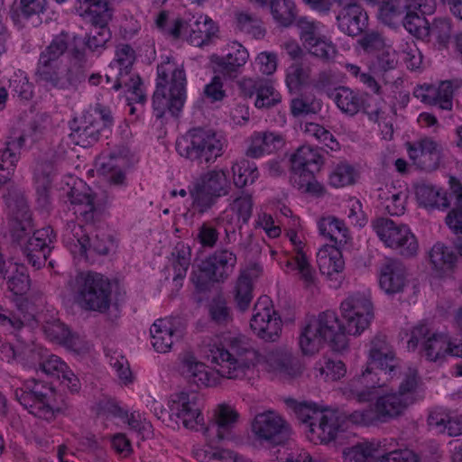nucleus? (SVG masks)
Returning a JSON list of instances; mask_svg holds the SVG:
<instances>
[{
  "instance_id": "obj_1",
  "label": "nucleus",
  "mask_w": 462,
  "mask_h": 462,
  "mask_svg": "<svg viewBox=\"0 0 462 462\" xmlns=\"http://www.w3.org/2000/svg\"><path fill=\"white\" fill-rule=\"evenodd\" d=\"M205 354L208 361L217 366L219 375L235 380L243 379L258 359L252 340L242 334L228 336L220 345H208Z\"/></svg>"
},
{
  "instance_id": "obj_2",
  "label": "nucleus",
  "mask_w": 462,
  "mask_h": 462,
  "mask_svg": "<svg viewBox=\"0 0 462 462\" xmlns=\"http://www.w3.org/2000/svg\"><path fill=\"white\" fill-rule=\"evenodd\" d=\"M186 74L182 65L167 58L157 66L156 89L152 96L155 116L160 119L166 113L177 116L186 99Z\"/></svg>"
},
{
  "instance_id": "obj_3",
  "label": "nucleus",
  "mask_w": 462,
  "mask_h": 462,
  "mask_svg": "<svg viewBox=\"0 0 462 462\" xmlns=\"http://www.w3.org/2000/svg\"><path fill=\"white\" fill-rule=\"evenodd\" d=\"M88 67L85 52L74 50L65 61L38 60L35 82L47 90L76 89L86 80Z\"/></svg>"
},
{
  "instance_id": "obj_4",
  "label": "nucleus",
  "mask_w": 462,
  "mask_h": 462,
  "mask_svg": "<svg viewBox=\"0 0 462 462\" xmlns=\"http://www.w3.org/2000/svg\"><path fill=\"white\" fill-rule=\"evenodd\" d=\"M346 326H342L336 312L326 310L310 320L300 337V346L305 355H313L328 342L341 351L347 347Z\"/></svg>"
},
{
  "instance_id": "obj_5",
  "label": "nucleus",
  "mask_w": 462,
  "mask_h": 462,
  "mask_svg": "<svg viewBox=\"0 0 462 462\" xmlns=\"http://www.w3.org/2000/svg\"><path fill=\"white\" fill-rule=\"evenodd\" d=\"M227 141L213 129L195 127L176 141L178 153L199 165H210L224 153Z\"/></svg>"
},
{
  "instance_id": "obj_6",
  "label": "nucleus",
  "mask_w": 462,
  "mask_h": 462,
  "mask_svg": "<svg viewBox=\"0 0 462 462\" xmlns=\"http://www.w3.org/2000/svg\"><path fill=\"white\" fill-rule=\"evenodd\" d=\"M75 302L83 310L104 313L111 304L109 280L98 273H79L69 282Z\"/></svg>"
},
{
  "instance_id": "obj_7",
  "label": "nucleus",
  "mask_w": 462,
  "mask_h": 462,
  "mask_svg": "<svg viewBox=\"0 0 462 462\" xmlns=\"http://www.w3.org/2000/svg\"><path fill=\"white\" fill-rule=\"evenodd\" d=\"M231 181L226 169H213L200 174L189 186L191 206L199 213L208 211L217 200L229 194Z\"/></svg>"
},
{
  "instance_id": "obj_8",
  "label": "nucleus",
  "mask_w": 462,
  "mask_h": 462,
  "mask_svg": "<svg viewBox=\"0 0 462 462\" xmlns=\"http://www.w3.org/2000/svg\"><path fill=\"white\" fill-rule=\"evenodd\" d=\"M451 192L448 196L441 189L422 184L416 189V196L420 205L425 208H447L451 204L453 208L446 217V224L454 234H462V185L451 179Z\"/></svg>"
},
{
  "instance_id": "obj_9",
  "label": "nucleus",
  "mask_w": 462,
  "mask_h": 462,
  "mask_svg": "<svg viewBox=\"0 0 462 462\" xmlns=\"http://www.w3.org/2000/svg\"><path fill=\"white\" fill-rule=\"evenodd\" d=\"M116 57L110 64L111 72L106 75V81L113 83L112 88L118 90L125 88L132 93L131 98L138 103H143L146 96L143 83L138 75L132 74L133 64L135 60V51L131 45L120 43L116 48Z\"/></svg>"
},
{
  "instance_id": "obj_10",
  "label": "nucleus",
  "mask_w": 462,
  "mask_h": 462,
  "mask_svg": "<svg viewBox=\"0 0 462 462\" xmlns=\"http://www.w3.org/2000/svg\"><path fill=\"white\" fill-rule=\"evenodd\" d=\"M14 397L30 413L50 420L54 418L56 392L43 382L30 379L14 390Z\"/></svg>"
},
{
  "instance_id": "obj_11",
  "label": "nucleus",
  "mask_w": 462,
  "mask_h": 462,
  "mask_svg": "<svg viewBox=\"0 0 462 462\" xmlns=\"http://www.w3.org/2000/svg\"><path fill=\"white\" fill-rule=\"evenodd\" d=\"M407 346L411 350L420 346V356L430 362L442 360L448 355L452 356L453 343L449 337L444 333L433 332L422 323L412 328Z\"/></svg>"
},
{
  "instance_id": "obj_12",
  "label": "nucleus",
  "mask_w": 462,
  "mask_h": 462,
  "mask_svg": "<svg viewBox=\"0 0 462 462\" xmlns=\"http://www.w3.org/2000/svg\"><path fill=\"white\" fill-rule=\"evenodd\" d=\"M237 263L236 254L226 248L216 250L199 265V274L192 280L197 287L203 289L208 282H224L234 273Z\"/></svg>"
},
{
  "instance_id": "obj_13",
  "label": "nucleus",
  "mask_w": 462,
  "mask_h": 462,
  "mask_svg": "<svg viewBox=\"0 0 462 462\" xmlns=\"http://www.w3.org/2000/svg\"><path fill=\"white\" fill-rule=\"evenodd\" d=\"M372 226L386 246L400 250L401 254L407 257L417 253L416 237L406 225L395 223L390 218L377 217L373 220Z\"/></svg>"
},
{
  "instance_id": "obj_14",
  "label": "nucleus",
  "mask_w": 462,
  "mask_h": 462,
  "mask_svg": "<svg viewBox=\"0 0 462 462\" xmlns=\"http://www.w3.org/2000/svg\"><path fill=\"white\" fill-rule=\"evenodd\" d=\"M254 438L273 446L286 444L291 436L290 424L278 413L268 411L257 414L252 422Z\"/></svg>"
},
{
  "instance_id": "obj_15",
  "label": "nucleus",
  "mask_w": 462,
  "mask_h": 462,
  "mask_svg": "<svg viewBox=\"0 0 462 462\" xmlns=\"http://www.w3.org/2000/svg\"><path fill=\"white\" fill-rule=\"evenodd\" d=\"M410 400L402 398L396 393H391L376 399L374 410L356 411L352 418L356 422L370 424L375 421L387 422L402 416L411 405Z\"/></svg>"
},
{
  "instance_id": "obj_16",
  "label": "nucleus",
  "mask_w": 462,
  "mask_h": 462,
  "mask_svg": "<svg viewBox=\"0 0 462 462\" xmlns=\"http://www.w3.org/2000/svg\"><path fill=\"white\" fill-rule=\"evenodd\" d=\"M250 327L254 334L265 341H276L282 332V322L268 296L260 297L254 304Z\"/></svg>"
},
{
  "instance_id": "obj_17",
  "label": "nucleus",
  "mask_w": 462,
  "mask_h": 462,
  "mask_svg": "<svg viewBox=\"0 0 462 462\" xmlns=\"http://www.w3.org/2000/svg\"><path fill=\"white\" fill-rule=\"evenodd\" d=\"M340 308L346 320V330L349 335H360L374 318L373 304L363 294L349 296L341 303Z\"/></svg>"
},
{
  "instance_id": "obj_18",
  "label": "nucleus",
  "mask_w": 462,
  "mask_h": 462,
  "mask_svg": "<svg viewBox=\"0 0 462 462\" xmlns=\"http://www.w3.org/2000/svg\"><path fill=\"white\" fill-rule=\"evenodd\" d=\"M170 409L186 429L205 430L201 399L196 392H180L171 397Z\"/></svg>"
},
{
  "instance_id": "obj_19",
  "label": "nucleus",
  "mask_w": 462,
  "mask_h": 462,
  "mask_svg": "<svg viewBox=\"0 0 462 462\" xmlns=\"http://www.w3.org/2000/svg\"><path fill=\"white\" fill-rule=\"evenodd\" d=\"M5 199L12 214L10 229L12 245L21 249L31 237L29 236L32 230V215L22 194L14 197L8 193L5 195Z\"/></svg>"
},
{
  "instance_id": "obj_20",
  "label": "nucleus",
  "mask_w": 462,
  "mask_h": 462,
  "mask_svg": "<svg viewBox=\"0 0 462 462\" xmlns=\"http://www.w3.org/2000/svg\"><path fill=\"white\" fill-rule=\"evenodd\" d=\"M393 378L389 374L385 375L384 373H381L380 369L374 370L368 365L360 375L348 383L343 393L348 400L366 402L373 399L374 389L385 386L387 382Z\"/></svg>"
},
{
  "instance_id": "obj_21",
  "label": "nucleus",
  "mask_w": 462,
  "mask_h": 462,
  "mask_svg": "<svg viewBox=\"0 0 462 462\" xmlns=\"http://www.w3.org/2000/svg\"><path fill=\"white\" fill-rule=\"evenodd\" d=\"M462 88V79H454L442 80L438 86L424 84L414 88V97L429 106H438L441 110L453 109L455 91Z\"/></svg>"
},
{
  "instance_id": "obj_22",
  "label": "nucleus",
  "mask_w": 462,
  "mask_h": 462,
  "mask_svg": "<svg viewBox=\"0 0 462 462\" xmlns=\"http://www.w3.org/2000/svg\"><path fill=\"white\" fill-rule=\"evenodd\" d=\"M69 233L66 235L70 244L79 247L81 255L88 256V253L99 255H106L114 246V241L110 235L105 231H98L93 237H89L83 226L71 223L68 226Z\"/></svg>"
},
{
  "instance_id": "obj_23",
  "label": "nucleus",
  "mask_w": 462,
  "mask_h": 462,
  "mask_svg": "<svg viewBox=\"0 0 462 462\" xmlns=\"http://www.w3.org/2000/svg\"><path fill=\"white\" fill-rule=\"evenodd\" d=\"M368 365H374L381 373L394 377L400 371V360L393 346L383 334H376L369 343Z\"/></svg>"
},
{
  "instance_id": "obj_24",
  "label": "nucleus",
  "mask_w": 462,
  "mask_h": 462,
  "mask_svg": "<svg viewBox=\"0 0 462 462\" xmlns=\"http://www.w3.org/2000/svg\"><path fill=\"white\" fill-rule=\"evenodd\" d=\"M434 5V0H384L380 4L378 17L384 24L395 27L401 23L409 8L430 14Z\"/></svg>"
},
{
  "instance_id": "obj_25",
  "label": "nucleus",
  "mask_w": 462,
  "mask_h": 462,
  "mask_svg": "<svg viewBox=\"0 0 462 462\" xmlns=\"http://www.w3.org/2000/svg\"><path fill=\"white\" fill-rule=\"evenodd\" d=\"M55 237L51 226L34 231L27 243L20 249L28 263L35 269L44 266Z\"/></svg>"
},
{
  "instance_id": "obj_26",
  "label": "nucleus",
  "mask_w": 462,
  "mask_h": 462,
  "mask_svg": "<svg viewBox=\"0 0 462 462\" xmlns=\"http://www.w3.org/2000/svg\"><path fill=\"white\" fill-rule=\"evenodd\" d=\"M346 422L344 414L335 410H322L315 418V426L308 430V438L314 444L335 440Z\"/></svg>"
},
{
  "instance_id": "obj_27",
  "label": "nucleus",
  "mask_w": 462,
  "mask_h": 462,
  "mask_svg": "<svg viewBox=\"0 0 462 462\" xmlns=\"http://www.w3.org/2000/svg\"><path fill=\"white\" fill-rule=\"evenodd\" d=\"M81 188L74 186L68 193L72 206L71 210L86 223H92L101 215L103 204L97 199V195L90 191L89 188L85 187L82 183Z\"/></svg>"
},
{
  "instance_id": "obj_28",
  "label": "nucleus",
  "mask_w": 462,
  "mask_h": 462,
  "mask_svg": "<svg viewBox=\"0 0 462 462\" xmlns=\"http://www.w3.org/2000/svg\"><path fill=\"white\" fill-rule=\"evenodd\" d=\"M249 59L247 50L239 42H233L228 45L225 56H213L211 60L216 65V70L224 78L235 79L242 74L245 65Z\"/></svg>"
},
{
  "instance_id": "obj_29",
  "label": "nucleus",
  "mask_w": 462,
  "mask_h": 462,
  "mask_svg": "<svg viewBox=\"0 0 462 462\" xmlns=\"http://www.w3.org/2000/svg\"><path fill=\"white\" fill-rule=\"evenodd\" d=\"M441 145L430 137H425L417 143H409L408 153L414 164L423 171L436 170L440 162Z\"/></svg>"
},
{
  "instance_id": "obj_30",
  "label": "nucleus",
  "mask_w": 462,
  "mask_h": 462,
  "mask_svg": "<svg viewBox=\"0 0 462 462\" xmlns=\"http://www.w3.org/2000/svg\"><path fill=\"white\" fill-rule=\"evenodd\" d=\"M393 446V439H372L357 443L343 451L345 462H379L381 454Z\"/></svg>"
},
{
  "instance_id": "obj_31",
  "label": "nucleus",
  "mask_w": 462,
  "mask_h": 462,
  "mask_svg": "<svg viewBox=\"0 0 462 462\" xmlns=\"http://www.w3.org/2000/svg\"><path fill=\"white\" fill-rule=\"evenodd\" d=\"M217 32V27L208 16L189 14L186 17V37L193 46L208 45Z\"/></svg>"
},
{
  "instance_id": "obj_32",
  "label": "nucleus",
  "mask_w": 462,
  "mask_h": 462,
  "mask_svg": "<svg viewBox=\"0 0 462 462\" xmlns=\"http://www.w3.org/2000/svg\"><path fill=\"white\" fill-rule=\"evenodd\" d=\"M337 22L343 32L349 36H357L366 28L368 15L360 5L352 2L341 7Z\"/></svg>"
},
{
  "instance_id": "obj_33",
  "label": "nucleus",
  "mask_w": 462,
  "mask_h": 462,
  "mask_svg": "<svg viewBox=\"0 0 462 462\" xmlns=\"http://www.w3.org/2000/svg\"><path fill=\"white\" fill-rule=\"evenodd\" d=\"M406 282L405 266L396 259H386L380 269V287L387 294H396L403 291Z\"/></svg>"
},
{
  "instance_id": "obj_34",
  "label": "nucleus",
  "mask_w": 462,
  "mask_h": 462,
  "mask_svg": "<svg viewBox=\"0 0 462 462\" xmlns=\"http://www.w3.org/2000/svg\"><path fill=\"white\" fill-rule=\"evenodd\" d=\"M152 345L157 352L166 353L171 350L174 339L180 337V331L172 319H159L150 328Z\"/></svg>"
},
{
  "instance_id": "obj_35",
  "label": "nucleus",
  "mask_w": 462,
  "mask_h": 462,
  "mask_svg": "<svg viewBox=\"0 0 462 462\" xmlns=\"http://www.w3.org/2000/svg\"><path fill=\"white\" fill-rule=\"evenodd\" d=\"M40 369L47 375L54 376L72 393L80 389L79 378L59 356L51 355L40 363Z\"/></svg>"
},
{
  "instance_id": "obj_36",
  "label": "nucleus",
  "mask_w": 462,
  "mask_h": 462,
  "mask_svg": "<svg viewBox=\"0 0 462 462\" xmlns=\"http://www.w3.org/2000/svg\"><path fill=\"white\" fill-rule=\"evenodd\" d=\"M238 418L239 413L234 407L226 403L219 404L215 410L213 420L208 426H205L204 433L210 436L211 431H214L217 439H224Z\"/></svg>"
},
{
  "instance_id": "obj_37",
  "label": "nucleus",
  "mask_w": 462,
  "mask_h": 462,
  "mask_svg": "<svg viewBox=\"0 0 462 462\" xmlns=\"http://www.w3.org/2000/svg\"><path fill=\"white\" fill-rule=\"evenodd\" d=\"M281 134L273 132H255L250 137V143L245 154L251 158H259L264 153H271L283 145Z\"/></svg>"
},
{
  "instance_id": "obj_38",
  "label": "nucleus",
  "mask_w": 462,
  "mask_h": 462,
  "mask_svg": "<svg viewBox=\"0 0 462 462\" xmlns=\"http://www.w3.org/2000/svg\"><path fill=\"white\" fill-rule=\"evenodd\" d=\"M457 255L443 243H436L429 252V260L432 270L439 276L452 273L457 262Z\"/></svg>"
},
{
  "instance_id": "obj_39",
  "label": "nucleus",
  "mask_w": 462,
  "mask_h": 462,
  "mask_svg": "<svg viewBox=\"0 0 462 462\" xmlns=\"http://www.w3.org/2000/svg\"><path fill=\"white\" fill-rule=\"evenodd\" d=\"M318 226L320 235L332 243L330 246L343 247L350 239L349 230L344 221L334 216L321 217Z\"/></svg>"
},
{
  "instance_id": "obj_40",
  "label": "nucleus",
  "mask_w": 462,
  "mask_h": 462,
  "mask_svg": "<svg viewBox=\"0 0 462 462\" xmlns=\"http://www.w3.org/2000/svg\"><path fill=\"white\" fill-rule=\"evenodd\" d=\"M337 108L343 113L350 116H354L361 111L363 94L353 90L345 86H339L328 94Z\"/></svg>"
},
{
  "instance_id": "obj_41",
  "label": "nucleus",
  "mask_w": 462,
  "mask_h": 462,
  "mask_svg": "<svg viewBox=\"0 0 462 462\" xmlns=\"http://www.w3.org/2000/svg\"><path fill=\"white\" fill-rule=\"evenodd\" d=\"M317 171L291 167V182L303 193L315 197H322L326 193L325 187L315 177Z\"/></svg>"
},
{
  "instance_id": "obj_42",
  "label": "nucleus",
  "mask_w": 462,
  "mask_h": 462,
  "mask_svg": "<svg viewBox=\"0 0 462 462\" xmlns=\"http://www.w3.org/2000/svg\"><path fill=\"white\" fill-rule=\"evenodd\" d=\"M341 247L327 246L319 250L317 255V263L322 274L332 276L340 273L345 268Z\"/></svg>"
},
{
  "instance_id": "obj_43",
  "label": "nucleus",
  "mask_w": 462,
  "mask_h": 462,
  "mask_svg": "<svg viewBox=\"0 0 462 462\" xmlns=\"http://www.w3.org/2000/svg\"><path fill=\"white\" fill-rule=\"evenodd\" d=\"M268 362L272 369L284 378H295L302 373L300 361L291 354H272Z\"/></svg>"
},
{
  "instance_id": "obj_44",
  "label": "nucleus",
  "mask_w": 462,
  "mask_h": 462,
  "mask_svg": "<svg viewBox=\"0 0 462 462\" xmlns=\"http://www.w3.org/2000/svg\"><path fill=\"white\" fill-rule=\"evenodd\" d=\"M291 167L319 171L324 161L317 148L309 145L299 147L291 158Z\"/></svg>"
},
{
  "instance_id": "obj_45",
  "label": "nucleus",
  "mask_w": 462,
  "mask_h": 462,
  "mask_svg": "<svg viewBox=\"0 0 462 462\" xmlns=\"http://www.w3.org/2000/svg\"><path fill=\"white\" fill-rule=\"evenodd\" d=\"M182 373L188 381L198 387L212 385L207 366L195 359L193 356H186L182 361Z\"/></svg>"
},
{
  "instance_id": "obj_46",
  "label": "nucleus",
  "mask_w": 462,
  "mask_h": 462,
  "mask_svg": "<svg viewBox=\"0 0 462 462\" xmlns=\"http://www.w3.org/2000/svg\"><path fill=\"white\" fill-rule=\"evenodd\" d=\"M429 424L440 428L451 437L462 435V415L454 412L434 411L429 416Z\"/></svg>"
},
{
  "instance_id": "obj_47",
  "label": "nucleus",
  "mask_w": 462,
  "mask_h": 462,
  "mask_svg": "<svg viewBox=\"0 0 462 462\" xmlns=\"http://www.w3.org/2000/svg\"><path fill=\"white\" fill-rule=\"evenodd\" d=\"M254 283L248 271H243L237 277L234 289L233 297L238 310L245 311L249 309L253 295Z\"/></svg>"
},
{
  "instance_id": "obj_48",
  "label": "nucleus",
  "mask_w": 462,
  "mask_h": 462,
  "mask_svg": "<svg viewBox=\"0 0 462 462\" xmlns=\"http://www.w3.org/2000/svg\"><path fill=\"white\" fill-rule=\"evenodd\" d=\"M312 69L303 62L292 63L286 71L285 83L290 93H299L311 82Z\"/></svg>"
},
{
  "instance_id": "obj_49",
  "label": "nucleus",
  "mask_w": 462,
  "mask_h": 462,
  "mask_svg": "<svg viewBox=\"0 0 462 462\" xmlns=\"http://www.w3.org/2000/svg\"><path fill=\"white\" fill-rule=\"evenodd\" d=\"M427 41H435L439 49L448 47L449 41L453 35L452 22L448 18H435L428 26Z\"/></svg>"
},
{
  "instance_id": "obj_50",
  "label": "nucleus",
  "mask_w": 462,
  "mask_h": 462,
  "mask_svg": "<svg viewBox=\"0 0 462 462\" xmlns=\"http://www.w3.org/2000/svg\"><path fill=\"white\" fill-rule=\"evenodd\" d=\"M231 171L233 182L239 189L253 184L259 177L256 165L245 159L234 162L231 166Z\"/></svg>"
},
{
  "instance_id": "obj_51",
  "label": "nucleus",
  "mask_w": 462,
  "mask_h": 462,
  "mask_svg": "<svg viewBox=\"0 0 462 462\" xmlns=\"http://www.w3.org/2000/svg\"><path fill=\"white\" fill-rule=\"evenodd\" d=\"M43 332L51 341L64 345L69 348L76 346V338L70 334L69 328L60 320L46 322L42 327Z\"/></svg>"
},
{
  "instance_id": "obj_52",
  "label": "nucleus",
  "mask_w": 462,
  "mask_h": 462,
  "mask_svg": "<svg viewBox=\"0 0 462 462\" xmlns=\"http://www.w3.org/2000/svg\"><path fill=\"white\" fill-rule=\"evenodd\" d=\"M363 104L361 110L367 115L371 121L385 124L388 127L389 124L386 122L385 116V101L381 95L373 96L368 93H363Z\"/></svg>"
},
{
  "instance_id": "obj_53",
  "label": "nucleus",
  "mask_w": 462,
  "mask_h": 462,
  "mask_svg": "<svg viewBox=\"0 0 462 462\" xmlns=\"http://www.w3.org/2000/svg\"><path fill=\"white\" fill-rule=\"evenodd\" d=\"M24 303L25 302L20 303L17 312L5 310L0 304V326L7 328L10 332L21 330L24 324L32 319V314L23 311V306Z\"/></svg>"
},
{
  "instance_id": "obj_54",
  "label": "nucleus",
  "mask_w": 462,
  "mask_h": 462,
  "mask_svg": "<svg viewBox=\"0 0 462 462\" xmlns=\"http://www.w3.org/2000/svg\"><path fill=\"white\" fill-rule=\"evenodd\" d=\"M171 256L174 272L173 281H181L185 278L190 264V248L182 243H178L171 253Z\"/></svg>"
},
{
  "instance_id": "obj_55",
  "label": "nucleus",
  "mask_w": 462,
  "mask_h": 462,
  "mask_svg": "<svg viewBox=\"0 0 462 462\" xmlns=\"http://www.w3.org/2000/svg\"><path fill=\"white\" fill-rule=\"evenodd\" d=\"M417 11L420 9L409 8L402 21L401 22L404 28L418 39L426 40L428 38L429 22L423 15H419ZM421 14H424L421 13Z\"/></svg>"
},
{
  "instance_id": "obj_56",
  "label": "nucleus",
  "mask_w": 462,
  "mask_h": 462,
  "mask_svg": "<svg viewBox=\"0 0 462 462\" xmlns=\"http://www.w3.org/2000/svg\"><path fill=\"white\" fill-rule=\"evenodd\" d=\"M273 19L282 26H289L296 17V6L292 0H271Z\"/></svg>"
},
{
  "instance_id": "obj_57",
  "label": "nucleus",
  "mask_w": 462,
  "mask_h": 462,
  "mask_svg": "<svg viewBox=\"0 0 462 462\" xmlns=\"http://www.w3.org/2000/svg\"><path fill=\"white\" fill-rule=\"evenodd\" d=\"M237 28L255 39H261L265 35V29L262 25V21L256 15L247 12H237L236 14Z\"/></svg>"
},
{
  "instance_id": "obj_58",
  "label": "nucleus",
  "mask_w": 462,
  "mask_h": 462,
  "mask_svg": "<svg viewBox=\"0 0 462 462\" xmlns=\"http://www.w3.org/2000/svg\"><path fill=\"white\" fill-rule=\"evenodd\" d=\"M81 15L84 16L94 28L107 27V23L111 17L106 0L87 5Z\"/></svg>"
},
{
  "instance_id": "obj_59",
  "label": "nucleus",
  "mask_w": 462,
  "mask_h": 462,
  "mask_svg": "<svg viewBox=\"0 0 462 462\" xmlns=\"http://www.w3.org/2000/svg\"><path fill=\"white\" fill-rule=\"evenodd\" d=\"M287 405L294 411L300 421L306 425L308 430L315 426V418L322 410H319L316 404L309 402H298L295 400H288Z\"/></svg>"
},
{
  "instance_id": "obj_60",
  "label": "nucleus",
  "mask_w": 462,
  "mask_h": 462,
  "mask_svg": "<svg viewBox=\"0 0 462 462\" xmlns=\"http://www.w3.org/2000/svg\"><path fill=\"white\" fill-rule=\"evenodd\" d=\"M68 49V34L61 32L40 53L38 60L63 61L60 57Z\"/></svg>"
},
{
  "instance_id": "obj_61",
  "label": "nucleus",
  "mask_w": 462,
  "mask_h": 462,
  "mask_svg": "<svg viewBox=\"0 0 462 462\" xmlns=\"http://www.w3.org/2000/svg\"><path fill=\"white\" fill-rule=\"evenodd\" d=\"M70 135L76 144L81 147H88L99 140L100 128L97 123L89 122L88 125L78 126Z\"/></svg>"
},
{
  "instance_id": "obj_62",
  "label": "nucleus",
  "mask_w": 462,
  "mask_h": 462,
  "mask_svg": "<svg viewBox=\"0 0 462 462\" xmlns=\"http://www.w3.org/2000/svg\"><path fill=\"white\" fill-rule=\"evenodd\" d=\"M20 153L7 144L0 150V183L5 184L14 173Z\"/></svg>"
},
{
  "instance_id": "obj_63",
  "label": "nucleus",
  "mask_w": 462,
  "mask_h": 462,
  "mask_svg": "<svg viewBox=\"0 0 462 462\" xmlns=\"http://www.w3.org/2000/svg\"><path fill=\"white\" fill-rule=\"evenodd\" d=\"M291 113L294 116L316 114L320 110V104L315 97L307 95H299L291 101Z\"/></svg>"
},
{
  "instance_id": "obj_64",
  "label": "nucleus",
  "mask_w": 462,
  "mask_h": 462,
  "mask_svg": "<svg viewBox=\"0 0 462 462\" xmlns=\"http://www.w3.org/2000/svg\"><path fill=\"white\" fill-rule=\"evenodd\" d=\"M355 169L346 162L338 163L329 175V183L335 188H342L355 183Z\"/></svg>"
}]
</instances>
